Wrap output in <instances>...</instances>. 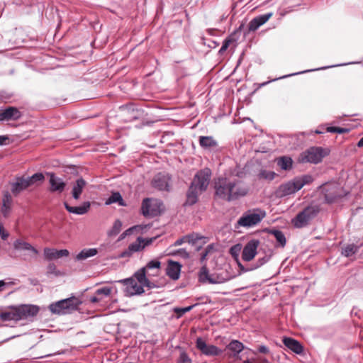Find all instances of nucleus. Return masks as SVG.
<instances>
[{"instance_id":"1","label":"nucleus","mask_w":363,"mask_h":363,"mask_svg":"<svg viewBox=\"0 0 363 363\" xmlns=\"http://www.w3.org/2000/svg\"><path fill=\"white\" fill-rule=\"evenodd\" d=\"M215 195L220 199L231 201L244 196L248 189L239 180H231L225 177L218 178L214 184Z\"/></svg>"},{"instance_id":"2","label":"nucleus","mask_w":363,"mask_h":363,"mask_svg":"<svg viewBox=\"0 0 363 363\" xmlns=\"http://www.w3.org/2000/svg\"><path fill=\"white\" fill-rule=\"evenodd\" d=\"M39 308L35 305H20L10 306L0 313V319L3 321L28 320L35 316Z\"/></svg>"},{"instance_id":"3","label":"nucleus","mask_w":363,"mask_h":363,"mask_svg":"<svg viewBox=\"0 0 363 363\" xmlns=\"http://www.w3.org/2000/svg\"><path fill=\"white\" fill-rule=\"evenodd\" d=\"M80 301L76 297H71L52 303L49 306V309L52 313L65 314L76 310Z\"/></svg>"},{"instance_id":"4","label":"nucleus","mask_w":363,"mask_h":363,"mask_svg":"<svg viewBox=\"0 0 363 363\" xmlns=\"http://www.w3.org/2000/svg\"><path fill=\"white\" fill-rule=\"evenodd\" d=\"M329 150L322 147H311L304 151L301 155V161L302 162H310L313 164H318L322 160L329 155Z\"/></svg>"},{"instance_id":"5","label":"nucleus","mask_w":363,"mask_h":363,"mask_svg":"<svg viewBox=\"0 0 363 363\" xmlns=\"http://www.w3.org/2000/svg\"><path fill=\"white\" fill-rule=\"evenodd\" d=\"M266 216L265 211L257 208L245 213L237 221L240 226L251 228L259 223Z\"/></svg>"},{"instance_id":"6","label":"nucleus","mask_w":363,"mask_h":363,"mask_svg":"<svg viewBox=\"0 0 363 363\" xmlns=\"http://www.w3.org/2000/svg\"><path fill=\"white\" fill-rule=\"evenodd\" d=\"M163 203L157 199H145L142 202L141 211L145 217H155L162 211Z\"/></svg>"},{"instance_id":"7","label":"nucleus","mask_w":363,"mask_h":363,"mask_svg":"<svg viewBox=\"0 0 363 363\" xmlns=\"http://www.w3.org/2000/svg\"><path fill=\"white\" fill-rule=\"evenodd\" d=\"M318 211L314 207L308 206L302 211L299 212L295 218L292 219V224L295 228H301L306 226L309 222L315 217Z\"/></svg>"},{"instance_id":"8","label":"nucleus","mask_w":363,"mask_h":363,"mask_svg":"<svg viewBox=\"0 0 363 363\" xmlns=\"http://www.w3.org/2000/svg\"><path fill=\"white\" fill-rule=\"evenodd\" d=\"M211 177V171L208 168L199 171L194 176L191 184L204 191L206 190Z\"/></svg>"},{"instance_id":"9","label":"nucleus","mask_w":363,"mask_h":363,"mask_svg":"<svg viewBox=\"0 0 363 363\" xmlns=\"http://www.w3.org/2000/svg\"><path fill=\"white\" fill-rule=\"evenodd\" d=\"M196 347L203 355L208 357L218 356L222 353V350L213 345L207 344L201 337H197L196 340Z\"/></svg>"},{"instance_id":"10","label":"nucleus","mask_w":363,"mask_h":363,"mask_svg":"<svg viewBox=\"0 0 363 363\" xmlns=\"http://www.w3.org/2000/svg\"><path fill=\"white\" fill-rule=\"evenodd\" d=\"M259 240L252 239L245 245L242 252V259L245 262L251 261L257 255Z\"/></svg>"},{"instance_id":"11","label":"nucleus","mask_w":363,"mask_h":363,"mask_svg":"<svg viewBox=\"0 0 363 363\" xmlns=\"http://www.w3.org/2000/svg\"><path fill=\"white\" fill-rule=\"evenodd\" d=\"M161 269V262L159 259L149 261L145 266L138 269L135 274H140L143 270L147 277H157Z\"/></svg>"},{"instance_id":"12","label":"nucleus","mask_w":363,"mask_h":363,"mask_svg":"<svg viewBox=\"0 0 363 363\" xmlns=\"http://www.w3.org/2000/svg\"><path fill=\"white\" fill-rule=\"evenodd\" d=\"M299 189L295 179L281 184L276 191L277 197H284L298 191Z\"/></svg>"},{"instance_id":"13","label":"nucleus","mask_w":363,"mask_h":363,"mask_svg":"<svg viewBox=\"0 0 363 363\" xmlns=\"http://www.w3.org/2000/svg\"><path fill=\"white\" fill-rule=\"evenodd\" d=\"M22 116L20 110L14 106L0 109V121H17Z\"/></svg>"},{"instance_id":"14","label":"nucleus","mask_w":363,"mask_h":363,"mask_svg":"<svg viewBox=\"0 0 363 363\" xmlns=\"http://www.w3.org/2000/svg\"><path fill=\"white\" fill-rule=\"evenodd\" d=\"M323 191L325 194V200L328 203L335 202L342 196L340 188L336 184L325 186Z\"/></svg>"},{"instance_id":"15","label":"nucleus","mask_w":363,"mask_h":363,"mask_svg":"<svg viewBox=\"0 0 363 363\" xmlns=\"http://www.w3.org/2000/svg\"><path fill=\"white\" fill-rule=\"evenodd\" d=\"M169 177L168 174L164 173H158L156 174L152 181V185L154 188L157 189L160 191H169Z\"/></svg>"},{"instance_id":"16","label":"nucleus","mask_w":363,"mask_h":363,"mask_svg":"<svg viewBox=\"0 0 363 363\" xmlns=\"http://www.w3.org/2000/svg\"><path fill=\"white\" fill-rule=\"evenodd\" d=\"M199 280L201 283L208 282L209 284H220L224 281L223 279L217 275H210L206 264L203 265L199 271Z\"/></svg>"},{"instance_id":"17","label":"nucleus","mask_w":363,"mask_h":363,"mask_svg":"<svg viewBox=\"0 0 363 363\" xmlns=\"http://www.w3.org/2000/svg\"><path fill=\"white\" fill-rule=\"evenodd\" d=\"M136 279H127L124 280L126 284L125 291L128 296L140 295L145 292L143 285L138 284Z\"/></svg>"},{"instance_id":"18","label":"nucleus","mask_w":363,"mask_h":363,"mask_svg":"<svg viewBox=\"0 0 363 363\" xmlns=\"http://www.w3.org/2000/svg\"><path fill=\"white\" fill-rule=\"evenodd\" d=\"M48 175L50 177L49 191L52 193L57 192L59 194L64 191L66 186V183L63 181V179L60 177H57L54 173H48Z\"/></svg>"},{"instance_id":"19","label":"nucleus","mask_w":363,"mask_h":363,"mask_svg":"<svg viewBox=\"0 0 363 363\" xmlns=\"http://www.w3.org/2000/svg\"><path fill=\"white\" fill-rule=\"evenodd\" d=\"M29 187V184L25 177H18L15 182L11 184V191L14 196H18L22 191Z\"/></svg>"},{"instance_id":"20","label":"nucleus","mask_w":363,"mask_h":363,"mask_svg":"<svg viewBox=\"0 0 363 363\" xmlns=\"http://www.w3.org/2000/svg\"><path fill=\"white\" fill-rule=\"evenodd\" d=\"M272 16H273V13L269 12V13L255 17L249 23V25H248L249 30L250 31H255L261 26L264 24Z\"/></svg>"},{"instance_id":"21","label":"nucleus","mask_w":363,"mask_h":363,"mask_svg":"<svg viewBox=\"0 0 363 363\" xmlns=\"http://www.w3.org/2000/svg\"><path fill=\"white\" fill-rule=\"evenodd\" d=\"M13 247L17 250H26L28 252V256L34 258L38 254V250L33 247L30 243L22 240L18 239L13 242Z\"/></svg>"},{"instance_id":"22","label":"nucleus","mask_w":363,"mask_h":363,"mask_svg":"<svg viewBox=\"0 0 363 363\" xmlns=\"http://www.w3.org/2000/svg\"><path fill=\"white\" fill-rule=\"evenodd\" d=\"M69 255V251L65 249L59 250L50 247H45L44 249V256L48 260H52L62 257H67Z\"/></svg>"},{"instance_id":"23","label":"nucleus","mask_w":363,"mask_h":363,"mask_svg":"<svg viewBox=\"0 0 363 363\" xmlns=\"http://www.w3.org/2000/svg\"><path fill=\"white\" fill-rule=\"evenodd\" d=\"M199 143L203 149L209 151L214 150L218 146V142L212 136H200Z\"/></svg>"},{"instance_id":"24","label":"nucleus","mask_w":363,"mask_h":363,"mask_svg":"<svg viewBox=\"0 0 363 363\" xmlns=\"http://www.w3.org/2000/svg\"><path fill=\"white\" fill-rule=\"evenodd\" d=\"M181 267L179 262L169 261L166 269L167 275L172 280H177L180 276Z\"/></svg>"},{"instance_id":"25","label":"nucleus","mask_w":363,"mask_h":363,"mask_svg":"<svg viewBox=\"0 0 363 363\" xmlns=\"http://www.w3.org/2000/svg\"><path fill=\"white\" fill-rule=\"evenodd\" d=\"M283 343L287 348L296 354H301L303 351L301 344L294 338L284 337Z\"/></svg>"},{"instance_id":"26","label":"nucleus","mask_w":363,"mask_h":363,"mask_svg":"<svg viewBox=\"0 0 363 363\" xmlns=\"http://www.w3.org/2000/svg\"><path fill=\"white\" fill-rule=\"evenodd\" d=\"M64 206L66 210L71 213H74L77 215H84L88 212L90 208V203L89 201L84 202L80 206H71L67 202L64 203Z\"/></svg>"},{"instance_id":"27","label":"nucleus","mask_w":363,"mask_h":363,"mask_svg":"<svg viewBox=\"0 0 363 363\" xmlns=\"http://www.w3.org/2000/svg\"><path fill=\"white\" fill-rule=\"evenodd\" d=\"M203 191L200 190L199 188L191 184L186 194V203L189 205L196 203L198 200L199 195Z\"/></svg>"},{"instance_id":"28","label":"nucleus","mask_w":363,"mask_h":363,"mask_svg":"<svg viewBox=\"0 0 363 363\" xmlns=\"http://www.w3.org/2000/svg\"><path fill=\"white\" fill-rule=\"evenodd\" d=\"M134 277L137 279L138 282L141 285H143V287L145 286L148 289L157 288V286L154 282H152L149 279L152 277H147L145 275L143 270L141 271L140 274H134Z\"/></svg>"},{"instance_id":"29","label":"nucleus","mask_w":363,"mask_h":363,"mask_svg":"<svg viewBox=\"0 0 363 363\" xmlns=\"http://www.w3.org/2000/svg\"><path fill=\"white\" fill-rule=\"evenodd\" d=\"M86 184V183L85 180L82 178H79L76 180L72 191V197L74 199L78 200L80 198V196Z\"/></svg>"},{"instance_id":"30","label":"nucleus","mask_w":363,"mask_h":363,"mask_svg":"<svg viewBox=\"0 0 363 363\" xmlns=\"http://www.w3.org/2000/svg\"><path fill=\"white\" fill-rule=\"evenodd\" d=\"M97 253L98 250L96 248L84 249L77 255L76 259L78 261L84 260L95 256Z\"/></svg>"},{"instance_id":"31","label":"nucleus","mask_w":363,"mask_h":363,"mask_svg":"<svg viewBox=\"0 0 363 363\" xmlns=\"http://www.w3.org/2000/svg\"><path fill=\"white\" fill-rule=\"evenodd\" d=\"M227 349L232 351L233 354L232 356L235 357L243 349V344L238 340H232L227 346Z\"/></svg>"},{"instance_id":"32","label":"nucleus","mask_w":363,"mask_h":363,"mask_svg":"<svg viewBox=\"0 0 363 363\" xmlns=\"http://www.w3.org/2000/svg\"><path fill=\"white\" fill-rule=\"evenodd\" d=\"M269 233L274 236L277 242H278L277 246L284 247L286 245V240L282 231L273 229L269 231Z\"/></svg>"},{"instance_id":"33","label":"nucleus","mask_w":363,"mask_h":363,"mask_svg":"<svg viewBox=\"0 0 363 363\" xmlns=\"http://www.w3.org/2000/svg\"><path fill=\"white\" fill-rule=\"evenodd\" d=\"M118 203L121 206H125V203L118 191L113 192L109 198L106 200V204L109 205L111 203Z\"/></svg>"},{"instance_id":"34","label":"nucleus","mask_w":363,"mask_h":363,"mask_svg":"<svg viewBox=\"0 0 363 363\" xmlns=\"http://www.w3.org/2000/svg\"><path fill=\"white\" fill-rule=\"evenodd\" d=\"M359 249V247L358 245L354 244H350L342 249V255L346 257H349L356 254Z\"/></svg>"},{"instance_id":"35","label":"nucleus","mask_w":363,"mask_h":363,"mask_svg":"<svg viewBox=\"0 0 363 363\" xmlns=\"http://www.w3.org/2000/svg\"><path fill=\"white\" fill-rule=\"evenodd\" d=\"M292 162L291 158L286 156L281 157L277 160V164L284 170L290 169L292 167Z\"/></svg>"},{"instance_id":"36","label":"nucleus","mask_w":363,"mask_h":363,"mask_svg":"<svg viewBox=\"0 0 363 363\" xmlns=\"http://www.w3.org/2000/svg\"><path fill=\"white\" fill-rule=\"evenodd\" d=\"M294 179L299 189H301L304 185L309 184L313 181V177L309 174H306L299 177H296Z\"/></svg>"},{"instance_id":"37","label":"nucleus","mask_w":363,"mask_h":363,"mask_svg":"<svg viewBox=\"0 0 363 363\" xmlns=\"http://www.w3.org/2000/svg\"><path fill=\"white\" fill-rule=\"evenodd\" d=\"M143 242V238L138 237L135 242L129 245L128 247L133 254L144 249V245H142Z\"/></svg>"},{"instance_id":"38","label":"nucleus","mask_w":363,"mask_h":363,"mask_svg":"<svg viewBox=\"0 0 363 363\" xmlns=\"http://www.w3.org/2000/svg\"><path fill=\"white\" fill-rule=\"evenodd\" d=\"M26 180L29 184V186L34 184L37 182H42L44 180L45 177L42 173H35L31 177H25Z\"/></svg>"},{"instance_id":"39","label":"nucleus","mask_w":363,"mask_h":363,"mask_svg":"<svg viewBox=\"0 0 363 363\" xmlns=\"http://www.w3.org/2000/svg\"><path fill=\"white\" fill-rule=\"evenodd\" d=\"M26 180L29 184V186L34 184L37 182H42L44 180L45 177L42 173H35L31 177H25Z\"/></svg>"},{"instance_id":"40","label":"nucleus","mask_w":363,"mask_h":363,"mask_svg":"<svg viewBox=\"0 0 363 363\" xmlns=\"http://www.w3.org/2000/svg\"><path fill=\"white\" fill-rule=\"evenodd\" d=\"M121 227H122L121 221L120 220H116L114 222L112 228L108 233V236L112 237V236H116V235H118L121 231Z\"/></svg>"},{"instance_id":"41","label":"nucleus","mask_w":363,"mask_h":363,"mask_svg":"<svg viewBox=\"0 0 363 363\" xmlns=\"http://www.w3.org/2000/svg\"><path fill=\"white\" fill-rule=\"evenodd\" d=\"M276 176L275 172L272 171H267V170H262L259 174V177L261 179H264L269 181H272L274 179Z\"/></svg>"},{"instance_id":"42","label":"nucleus","mask_w":363,"mask_h":363,"mask_svg":"<svg viewBox=\"0 0 363 363\" xmlns=\"http://www.w3.org/2000/svg\"><path fill=\"white\" fill-rule=\"evenodd\" d=\"M172 255H178L183 259H188L189 257V252L185 249H179L169 252Z\"/></svg>"},{"instance_id":"43","label":"nucleus","mask_w":363,"mask_h":363,"mask_svg":"<svg viewBox=\"0 0 363 363\" xmlns=\"http://www.w3.org/2000/svg\"><path fill=\"white\" fill-rule=\"evenodd\" d=\"M147 225H135L129 229L126 230L124 233H123L121 235V239H123L126 235H130L132 231L134 230H143L144 228H146Z\"/></svg>"},{"instance_id":"44","label":"nucleus","mask_w":363,"mask_h":363,"mask_svg":"<svg viewBox=\"0 0 363 363\" xmlns=\"http://www.w3.org/2000/svg\"><path fill=\"white\" fill-rule=\"evenodd\" d=\"M112 289L111 287L105 286L101 289H99L96 291L95 294L96 296H108L111 293Z\"/></svg>"},{"instance_id":"45","label":"nucleus","mask_w":363,"mask_h":363,"mask_svg":"<svg viewBox=\"0 0 363 363\" xmlns=\"http://www.w3.org/2000/svg\"><path fill=\"white\" fill-rule=\"evenodd\" d=\"M177 363H192L191 359L189 357L187 353L184 351H182L180 353L179 357L177 362Z\"/></svg>"},{"instance_id":"46","label":"nucleus","mask_w":363,"mask_h":363,"mask_svg":"<svg viewBox=\"0 0 363 363\" xmlns=\"http://www.w3.org/2000/svg\"><path fill=\"white\" fill-rule=\"evenodd\" d=\"M233 40L232 38H227L223 42V45L221 48H220L218 53L220 55H223L226 50L228 48L230 44L233 43Z\"/></svg>"},{"instance_id":"47","label":"nucleus","mask_w":363,"mask_h":363,"mask_svg":"<svg viewBox=\"0 0 363 363\" xmlns=\"http://www.w3.org/2000/svg\"><path fill=\"white\" fill-rule=\"evenodd\" d=\"M186 236L187 238V242L191 243V244H195L198 240L201 239V237L199 234H196V233L189 234Z\"/></svg>"},{"instance_id":"48","label":"nucleus","mask_w":363,"mask_h":363,"mask_svg":"<svg viewBox=\"0 0 363 363\" xmlns=\"http://www.w3.org/2000/svg\"><path fill=\"white\" fill-rule=\"evenodd\" d=\"M11 203H12V197H11V195L6 192L4 195V197H3V204L4 206V207H11Z\"/></svg>"},{"instance_id":"49","label":"nucleus","mask_w":363,"mask_h":363,"mask_svg":"<svg viewBox=\"0 0 363 363\" xmlns=\"http://www.w3.org/2000/svg\"><path fill=\"white\" fill-rule=\"evenodd\" d=\"M212 250H213L212 245H210L207 246V247L205 249V250L201 255V258H200L201 263H203L206 260V257L208 256V255L210 253V252Z\"/></svg>"},{"instance_id":"50","label":"nucleus","mask_w":363,"mask_h":363,"mask_svg":"<svg viewBox=\"0 0 363 363\" xmlns=\"http://www.w3.org/2000/svg\"><path fill=\"white\" fill-rule=\"evenodd\" d=\"M195 305H191V306H187V307H185V308H177L174 309V311L177 313H179V315H182V314H184L186 312H189L195 306Z\"/></svg>"},{"instance_id":"51","label":"nucleus","mask_w":363,"mask_h":363,"mask_svg":"<svg viewBox=\"0 0 363 363\" xmlns=\"http://www.w3.org/2000/svg\"><path fill=\"white\" fill-rule=\"evenodd\" d=\"M269 260V257H267V256H264L262 258H259L257 259L255 268H258V267L262 266L263 264L267 263Z\"/></svg>"},{"instance_id":"52","label":"nucleus","mask_w":363,"mask_h":363,"mask_svg":"<svg viewBox=\"0 0 363 363\" xmlns=\"http://www.w3.org/2000/svg\"><path fill=\"white\" fill-rule=\"evenodd\" d=\"M0 236L4 240L9 237V233L4 230L2 223H0Z\"/></svg>"},{"instance_id":"53","label":"nucleus","mask_w":363,"mask_h":363,"mask_svg":"<svg viewBox=\"0 0 363 363\" xmlns=\"http://www.w3.org/2000/svg\"><path fill=\"white\" fill-rule=\"evenodd\" d=\"M184 242H187V238L186 236H184L178 240H177L173 244V246H179L182 245Z\"/></svg>"},{"instance_id":"54","label":"nucleus","mask_w":363,"mask_h":363,"mask_svg":"<svg viewBox=\"0 0 363 363\" xmlns=\"http://www.w3.org/2000/svg\"><path fill=\"white\" fill-rule=\"evenodd\" d=\"M132 255H133L132 252L130 250L129 247H128L127 250H125L121 252L120 257H130V256H132Z\"/></svg>"},{"instance_id":"55","label":"nucleus","mask_w":363,"mask_h":363,"mask_svg":"<svg viewBox=\"0 0 363 363\" xmlns=\"http://www.w3.org/2000/svg\"><path fill=\"white\" fill-rule=\"evenodd\" d=\"M154 240H155V238H143V240L144 242H143V245H144V248L146 247V246H148L149 245L152 244V242L154 241Z\"/></svg>"},{"instance_id":"56","label":"nucleus","mask_w":363,"mask_h":363,"mask_svg":"<svg viewBox=\"0 0 363 363\" xmlns=\"http://www.w3.org/2000/svg\"><path fill=\"white\" fill-rule=\"evenodd\" d=\"M258 351L260 353L266 354L269 352V349L264 345H261L259 347Z\"/></svg>"},{"instance_id":"57","label":"nucleus","mask_w":363,"mask_h":363,"mask_svg":"<svg viewBox=\"0 0 363 363\" xmlns=\"http://www.w3.org/2000/svg\"><path fill=\"white\" fill-rule=\"evenodd\" d=\"M48 269L49 273H54L56 269V266L55 265V264L51 263L48 265Z\"/></svg>"},{"instance_id":"58","label":"nucleus","mask_w":363,"mask_h":363,"mask_svg":"<svg viewBox=\"0 0 363 363\" xmlns=\"http://www.w3.org/2000/svg\"><path fill=\"white\" fill-rule=\"evenodd\" d=\"M10 208H11V207L6 208V207H4V205L2 206L1 212L5 217L7 216L8 213H9Z\"/></svg>"},{"instance_id":"59","label":"nucleus","mask_w":363,"mask_h":363,"mask_svg":"<svg viewBox=\"0 0 363 363\" xmlns=\"http://www.w3.org/2000/svg\"><path fill=\"white\" fill-rule=\"evenodd\" d=\"M98 296H94L91 297L90 301L91 303H97V302L100 301L101 300V298H99Z\"/></svg>"},{"instance_id":"60","label":"nucleus","mask_w":363,"mask_h":363,"mask_svg":"<svg viewBox=\"0 0 363 363\" xmlns=\"http://www.w3.org/2000/svg\"><path fill=\"white\" fill-rule=\"evenodd\" d=\"M7 284H8L5 282L4 280H0V292L4 290V288Z\"/></svg>"},{"instance_id":"61","label":"nucleus","mask_w":363,"mask_h":363,"mask_svg":"<svg viewBox=\"0 0 363 363\" xmlns=\"http://www.w3.org/2000/svg\"><path fill=\"white\" fill-rule=\"evenodd\" d=\"M337 130H336L337 133H344L348 132L347 129L340 128V127H337Z\"/></svg>"},{"instance_id":"62","label":"nucleus","mask_w":363,"mask_h":363,"mask_svg":"<svg viewBox=\"0 0 363 363\" xmlns=\"http://www.w3.org/2000/svg\"><path fill=\"white\" fill-rule=\"evenodd\" d=\"M337 127H328L327 131L330 133H336Z\"/></svg>"},{"instance_id":"63","label":"nucleus","mask_w":363,"mask_h":363,"mask_svg":"<svg viewBox=\"0 0 363 363\" xmlns=\"http://www.w3.org/2000/svg\"><path fill=\"white\" fill-rule=\"evenodd\" d=\"M8 138L6 136H0V145H3L6 140H7Z\"/></svg>"},{"instance_id":"64","label":"nucleus","mask_w":363,"mask_h":363,"mask_svg":"<svg viewBox=\"0 0 363 363\" xmlns=\"http://www.w3.org/2000/svg\"><path fill=\"white\" fill-rule=\"evenodd\" d=\"M357 146L359 147H363V137L358 141Z\"/></svg>"}]
</instances>
